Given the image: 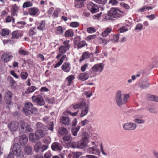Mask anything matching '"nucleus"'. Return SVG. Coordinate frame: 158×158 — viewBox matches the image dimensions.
I'll return each mask as SVG.
<instances>
[{"label":"nucleus","instance_id":"1","mask_svg":"<svg viewBox=\"0 0 158 158\" xmlns=\"http://www.w3.org/2000/svg\"><path fill=\"white\" fill-rule=\"evenodd\" d=\"M129 97V94H122L121 91L118 90L115 97V100L118 106L120 107L126 103Z\"/></svg>","mask_w":158,"mask_h":158},{"label":"nucleus","instance_id":"2","mask_svg":"<svg viewBox=\"0 0 158 158\" xmlns=\"http://www.w3.org/2000/svg\"><path fill=\"white\" fill-rule=\"evenodd\" d=\"M23 155V152L20 145L15 143L11 148L10 152L7 158H14V156L18 157Z\"/></svg>","mask_w":158,"mask_h":158},{"label":"nucleus","instance_id":"3","mask_svg":"<svg viewBox=\"0 0 158 158\" xmlns=\"http://www.w3.org/2000/svg\"><path fill=\"white\" fill-rule=\"evenodd\" d=\"M24 113L26 116H28L30 113L35 114L37 111V109L33 106L31 102L26 103L25 104V106L23 108Z\"/></svg>","mask_w":158,"mask_h":158},{"label":"nucleus","instance_id":"4","mask_svg":"<svg viewBox=\"0 0 158 158\" xmlns=\"http://www.w3.org/2000/svg\"><path fill=\"white\" fill-rule=\"evenodd\" d=\"M121 13L124 14L125 12L120 10L117 8H112L108 11V15L109 17L117 19L123 15Z\"/></svg>","mask_w":158,"mask_h":158},{"label":"nucleus","instance_id":"5","mask_svg":"<svg viewBox=\"0 0 158 158\" xmlns=\"http://www.w3.org/2000/svg\"><path fill=\"white\" fill-rule=\"evenodd\" d=\"M19 131L21 133H25L27 132H30L32 130L30 126L23 120L19 121Z\"/></svg>","mask_w":158,"mask_h":158},{"label":"nucleus","instance_id":"6","mask_svg":"<svg viewBox=\"0 0 158 158\" xmlns=\"http://www.w3.org/2000/svg\"><path fill=\"white\" fill-rule=\"evenodd\" d=\"M32 99L33 102L36 103L37 105L43 106L45 104V102L42 97L40 95L33 96Z\"/></svg>","mask_w":158,"mask_h":158},{"label":"nucleus","instance_id":"7","mask_svg":"<svg viewBox=\"0 0 158 158\" xmlns=\"http://www.w3.org/2000/svg\"><path fill=\"white\" fill-rule=\"evenodd\" d=\"M87 8L92 13H95L99 11L98 7L96 4L92 2H90L87 5Z\"/></svg>","mask_w":158,"mask_h":158},{"label":"nucleus","instance_id":"8","mask_svg":"<svg viewBox=\"0 0 158 158\" xmlns=\"http://www.w3.org/2000/svg\"><path fill=\"white\" fill-rule=\"evenodd\" d=\"M19 123L16 121H12L8 124V126L10 130L14 131H16L18 128Z\"/></svg>","mask_w":158,"mask_h":158},{"label":"nucleus","instance_id":"9","mask_svg":"<svg viewBox=\"0 0 158 158\" xmlns=\"http://www.w3.org/2000/svg\"><path fill=\"white\" fill-rule=\"evenodd\" d=\"M136 127V124L133 123H125L123 126V128L125 130L132 131L135 130Z\"/></svg>","mask_w":158,"mask_h":158},{"label":"nucleus","instance_id":"10","mask_svg":"<svg viewBox=\"0 0 158 158\" xmlns=\"http://www.w3.org/2000/svg\"><path fill=\"white\" fill-rule=\"evenodd\" d=\"M104 64L99 63L95 64L92 68V71L94 72H101L103 70Z\"/></svg>","mask_w":158,"mask_h":158},{"label":"nucleus","instance_id":"11","mask_svg":"<svg viewBox=\"0 0 158 158\" xmlns=\"http://www.w3.org/2000/svg\"><path fill=\"white\" fill-rule=\"evenodd\" d=\"M12 97V94L9 91H7L5 93L4 95V99L6 103L8 105H10Z\"/></svg>","mask_w":158,"mask_h":158},{"label":"nucleus","instance_id":"12","mask_svg":"<svg viewBox=\"0 0 158 158\" xmlns=\"http://www.w3.org/2000/svg\"><path fill=\"white\" fill-rule=\"evenodd\" d=\"M73 108L76 109L78 108H82L85 106V101L83 99H81L79 102L74 105H72Z\"/></svg>","mask_w":158,"mask_h":158},{"label":"nucleus","instance_id":"13","mask_svg":"<svg viewBox=\"0 0 158 158\" xmlns=\"http://www.w3.org/2000/svg\"><path fill=\"white\" fill-rule=\"evenodd\" d=\"M88 143V139L87 137H84L80 141L78 142V148L82 149L87 145Z\"/></svg>","mask_w":158,"mask_h":158},{"label":"nucleus","instance_id":"14","mask_svg":"<svg viewBox=\"0 0 158 158\" xmlns=\"http://www.w3.org/2000/svg\"><path fill=\"white\" fill-rule=\"evenodd\" d=\"M52 150L55 151H60L62 149L61 145L58 142L53 143L51 146Z\"/></svg>","mask_w":158,"mask_h":158},{"label":"nucleus","instance_id":"15","mask_svg":"<svg viewBox=\"0 0 158 158\" xmlns=\"http://www.w3.org/2000/svg\"><path fill=\"white\" fill-rule=\"evenodd\" d=\"M12 57L13 56L10 53H6L3 54L1 57L2 60L5 62L6 63L10 61Z\"/></svg>","mask_w":158,"mask_h":158},{"label":"nucleus","instance_id":"16","mask_svg":"<svg viewBox=\"0 0 158 158\" xmlns=\"http://www.w3.org/2000/svg\"><path fill=\"white\" fill-rule=\"evenodd\" d=\"M45 135V133L43 132V129L37 130L35 133V137L37 139L43 137Z\"/></svg>","mask_w":158,"mask_h":158},{"label":"nucleus","instance_id":"17","mask_svg":"<svg viewBox=\"0 0 158 158\" xmlns=\"http://www.w3.org/2000/svg\"><path fill=\"white\" fill-rule=\"evenodd\" d=\"M81 109L82 110H81L80 114V116L81 117H84L87 114L89 110V105H86L85 103V106H84V107Z\"/></svg>","mask_w":158,"mask_h":158},{"label":"nucleus","instance_id":"18","mask_svg":"<svg viewBox=\"0 0 158 158\" xmlns=\"http://www.w3.org/2000/svg\"><path fill=\"white\" fill-rule=\"evenodd\" d=\"M142 116H136L133 121L134 123L138 124H144L145 121V120L142 118Z\"/></svg>","mask_w":158,"mask_h":158},{"label":"nucleus","instance_id":"19","mask_svg":"<svg viewBox=\"0 0 158 158\" xmlns=\"http://www.w3.org/2000/svg\"><path fill=\"white\" fill-rule=\"evenodd\" d=\"M39 12V10L38 8L34 7L29 8L28 10L29 14L31 16H35Z\"/></svg>","mask_w":158,"mask_h":158},{"label":"nucleus","instance_id":"20","mask_svg":"<svg viewBox=\"0 0 158 158\" xmlns=\"http://www.w3.org/2000/svg\"><path fill=\"white\" fill-rule=\"evenodd\" d=\"M19 143L21 145H25L28 141V138L25 135H22L19 138Z\"/></svg>","mask_w":158,"mask_h":158},{"label":"nucleus","instance_id":"21","mask_svg":"<svg viewBox=\"0 0 158 158\" xmlns=\"http://www.w3.org/2000/svg\"><path fill=\"white\" fill-rule=\"evenodd\" d=\"M25 153L27 155H31L32 153V147L27 145L26 146L24 149Z\"/></svg>","mask_w":158,"mask_h":158},{"label":"nucleus","instance_id":"22","mask_svg":"<svg viewBox=\"0 0 158 158\" xmlns=\"http://www.w3.org/2000/svg\"><path fill=\"white\" fill-rule=\"evenodd\" d=\"M42 146V143L40 142L36 143L34 146V151L38 153L41 151Z\"/></svg>","mask_w":158,"mask_h":158},{"label":"nucleus","instance_id":"23","mask_svg":"<svg viewBox=\"0 0 158 158\" xmlns=\"http://www.w3.org/2000/svg\"><path fill=\"white\" fill-rule=\"evenodd\" d=\"M61 122L62 123L65 125H68L69 124L70 120L69 118L67 117L62 116L60 119Z\"/></svg>","mask_w":158,"mask_h":158},{"label":"nucleus","instance_id":"24","mask_svg":"<svg viewBox=\"0 0 158 158\" xmlns=\"http://www.w3.org/2000/svg\"><path fill=\"white\" fill-rule=\"evenodd\" d=\"M12 39H18L19 37L22 36V35L19 31H15L12 32Z\"/></svg>","mask_w":158,"mask_h":158},{"label":"nucleus","instance_id":"25","mask_svg":"<svg viewBox=\"0 0 158 158\" xmlns=\"http://www.w3.org/2000/svg\"><path fill=\"white\" fill-rule=\"evenodd\" d=\"M89 75L87 73H81L79 76V79L81 80L85 81L89 77Z\"/></svg>","mask_w":158,"mask_h":158},{"label":"nucleus","instance_id":"26","mask_svg":"<svg viewBox=\"0 0 158 158\" xmlns=\"http://www.w3.org/2000/svg\"><path fill=\"white\" fill-rule=\"evenodd\" d=\"M87 151L90 153H92L94 154H96V153L95 152L98 151L97 146L95 145L94 147L89 148L87 150Z\"/></svg>","mask_w":158,"mask_h":158},{"label":"nucleus","instance_id":"27","mask_svg":"<svg viewBox=\"0 0 158 158\" xmlns=\"http://www.w3.org/2000/svg\"><path fill=\"white\" fill-rule=\"evenodd\" d=\"M68 145L69 147L72 148H78V142L71 141L68 143Z\"/></svg>","mask_w":158,"mask_h":158},{"label":"nucleus","instance_id":"28","mask_svg":"<svg viewBox=\"0 0 158 158\" xmlns=\"http://www.w3.org/2000/svg\"><path fill=\"white\" fill-rule=\"evenodd\" d=\"M18 9L19 7L17 6L16 4H15L12 6V8L11 10L12 14L14 16L17 15Z\"/></svg>","mask_w":158,"mask_h":158},{"label":"nucleus","instance_id":"29","mask_svg":"<svg viewBox=\"0 0 158 158\" xmlns=\"http://www.w3.org/2000/svg\"><path fill=\"white\" fill-rule=\"evenodd\" d=\"M147 97L150 100L158 102V97L157 96L148 94L147 95Z\"/></svg>","mask_w":158,"mask_h":158},{"label":"nucleus","instance_id":"30","mask_svg":"<svg viewBox=\"0 0 158 158\" xmlns=\"http://www.w3.org/2000/svg\"><path fill=\"white\" fill-rule=\"evenodd\" d=\"M149 85L148 81L147 80L142 82L140 85V88L142 89H146L149 86Z\"/></svg>","mask_w":158,"mask_h":158},{"label":"nucleus","instance_id":"31","mask_svg":"<svg viewBox=\"0 0 158 158\" xmlns=\"http://www.w3.org/2000/svg\"><path fill=\"white\" fill-rule=\"evenodd\" d=\"M90 56V54L87 52H84L82 54L81 58L80 60V61H82L85 59H88Z\"/></svg>","mask_w":158,"mask_h":158},{"label":"nucleus","instance_id":"32","mask_svg":"<svg viewBox=\"0 0 158 158\" xmlns=\"http://www.w3.org/2000/svg\"><path fill=\"white\" fill-rule=\"evenodd\" d=\"M45 23V21H42L40 25L37 27V29L42 31L45 29L46 28Z\"/></svg>","mask_w":158,"mask_h":158},{"label":"nucleus","instance_id":"33","mask_svg":"<svg viewBox=\"0 0 158 158\" xmlns=\"http://www.w3.org/2000/svg\"><path fill=\"white\" fill-rule=\"evenodd\" d=\"M58 132L59 134L62 135H64L68 133L67 129L63 127H60L58 130Z\"/></svg>","mask_w":158,"mask_h":158},{"label":"nucleus","instance_id":"34","mask_svg":"<svg viewBox=\"0 0 158 158\" xmlns=\"http://www.w3.org/2000/svg\"><path fill=\"white\" fill-rule=\"evenodd\" d=\"M29 139L32 142L35 143L36 142L37 140L38 139H36V138L34 136V134L33 133H30L29 135Z\"/></svg>","mask_w":158,"mask_h":158},{"label":"nucleus","instance_id":"35","mask_svg":"<svg viewBox=\"0 0 158 158\" xmlns=\"http://www.w3.org/2000/svg\"><path fill=\"white\" fill-rule=\"evenodd\" d=\"M80 128V126H78L77 128L73 127L72 128V132L74 136L77 135V132L79 131Z\"/></svg>","mask_w":158,"mask_h":158},{"label":"nucleus","instance_id":"36","mask_svg":"<svg viewBox=\"0 0 158 158\" xmlns=\"http://www.w3.org/2000/svg\"><path fill=\"white\" fill-rule=\"evenodd\" d=\"M120 34H118L117 35H114L113 36V39H111L110 40L112 41L113 42H118V39L119 37Z\"/></svg>","mask_w":158,"mask_h":158},{"label":"nucleus","instance_id":"37","mask_svg":"<svg viewBox=\"0 0 158 158\" xmlns=\"http://www.w3.org/2000/svg\"><path fill=\"white\" fill-rule=\"evenodd\" d=\"M68 50L64 46H61L59 48V51L60 53L62 54L65 53Z\"/></svg>","mask_w":158,"mask_h":158},{"label":"nucleus","instance_id":"38","mask_svg":"<svg viewBox=\"0 0 158 158\" xmlns=\"http://www.w3.org/2000/svg\"><path fill=\"white\" fill-rule=\"evenodd\" d=\"M72 154L73 158H79L82 155V153L81 152H73Z\"/></svg>","mask_w":158,"mask_h":158},{"label":"nucleus","instance_id":"39","mask_svg":"<svg viewBox=\"0 0 158 158\" xmlns=\"http://www.w3.org/2000/svg\"><path fill=\"white\" fill-rule=\"evenodd\" d=\"M71 138V136L69 134L66 133L64 135V137H63V139L65 141H69Z\"/></svg>","mask_w":158,"mask_h":158},{"label":"nucleus","instance_id":"40","mask_svg":"<svg viewBox=\"0 0 158 158\" xmlns=\"http://www.w3.org/2000/svg\"><path fill=\"white\" fill-rule=\"evenodd\" d=\"M111 31V30L108 28H107L105 31L102 33V36L103 37L106 36Z\"/></svg>","mask_w":158,"mask_h":158},{"label":"nucleus","instance_id":"41","mask_svg":"<svg viewBox=\"0 0 158 158\" xmlns=\"http://www.w3.org/2000/svg\"><path fill=\"white\" fill-rule=\"evenodd\" d=\"M35 127L37 130H43L44 129V127L43 124L40 122H38L36 123Z\"/></svg>","mask_w":158,"mask_h":158},{"label":"nucleus","instance_id":"42","mask_svg":"<svg viewBox=\"0 0 158 158\" xmlns=\"http://www.w3.org/2000/svg\"><path fill=\"white\" fill-rule=\"evenodd\" d=\"M85 45H87V44L86 43L85 41H82L80 42L77 45V47L78 48L84 47Z\"/></svg>","mask_w":158,"mask_h":158},{"label":"nucleus","instance_id":"43","mask_svg":"<svg viewBox=\"0 0 158 158\" xmlns=\"http://www.w3.org/2000/svg\"><path fill=\"white\" fill-rule=\"evenodd\" d=\"M73 35V32L70 30H68L65 33V37L72 36Z\"/></svg>","mask_w":158,"mask_h":158},{"label":"nucleus","instance_id":"44","mask_svg":"<svg viewBox=\"0 0 158 158\" xmlns=\"http://www.w3.org/2000/svg\"><path fill=\"white\" fill-rule=\"evenodd\" d=\"M32 6V4L30 2H25L23 6V8H27Z\"/></svg>","mask_w":158,"mask_h":158},{"label":"nucleus","instance_id":"45","mask_svg":"<svg viewBox=\"0 0 158 158\" xmlns=\"http://www.w3.org/2000/svg\"><path fill=\"white\" fill-rule=\"evenodd\" d=\"M35 87L34 86H31L30 88H29L26 91V94H29L32 93L35 90Z\"/></svg>","mask_w":158,"mask_h":158},{"label":"nucleus","instance_id":"46","mask_svg":"<svg viewBox=\"0 0 158 158\" xmlns=\"http://www.w3.org/2000/svg\"><path fill=\"white\" fill-rule=\"evenodd\" d=\"M54 124L53 122H49L47 125L48 129L51 131L53 130Z\"/></svg>","mask_w":158,"mask_h":158},{"label":"nucleus","instance_id":"47","mask_svg":"<svg viewBox=\"0 0 158 158\" xmlns=\"http://www.w3.org/2000/svg\"><path fill=\"white\" fill-rule=\"evenodd\" d=\"M74 79L73 76L71 75L68 77L66 79L68 81V86H69L71 83L72 81Z\"/></svg>","mask_w":158,"mask_h":158},{"label":"nucleus","instance_id":"48","mask_svg":"<svg viewBox=\"0 0 158 158\" xmlns=\"http://www.w3.org/2000/svg\"><path fill=\"white\" fill-rule=\"evenodd\" d=\"M1 33L2 35L3 36L8 35L9 34V30L3 29Z\"/></svg>","mask_w":158,"mask_h":158},{"label":"nucleus","instance_id":"49","mask_svg":"<svg viewBox=\"0 0 158 158\" xmlns=\"http://www.w3.org/2000/svg\"><path fill=\"white\" fill-rule=\"evenodd\" d=\"M21 77L23 79H26L28 76V74L27 73L25 72H23L21 73Z\"/></svg>","mask_w":158,"mask_h":158},{"label":"nucleus","instance_id":"50","mask_svg":"<svg viewBox=\"0 0 158 158\" xmlns=\"http://www.w3.org/2000/svg\"><path fill=\"white\" fill-rule=\"evenodd\" d=\"M79 23L76 22H72L70 24V26L73 27H77L79 26Z\"/></svg>","mask_w":158,"mask_h":158},{"label":"nucleus","instance_id":"51","mask_svg":"<svg viewBox=\"0 0 158 158\" xmlns=\"http://www.w3.org/2000/svg\"><path fill=\"white\" fill-rule=\"evenodd\" d=\"M35 27H31L29 30V33L31 35H32L36 33L35 32Z\"/></svg>","mask_w":158,"mask_h":158},{"label":"nucleus","instance_id":"52","mask_svg":"<svg viewBox=\"0 0 158 158\" xmlns=\"http://www.w3.org/2000/svg\"><path fill=\"white\" fill-rule=\"evenodd\" d=\"M107 1V0H94L96 2L102 5L105 4Z\"/></svg>","mask_w":158,"mask_h":158},{"label":"nucleus","instance_id":"53","mask_svg":"<svg viewBox=\"0 0 158 158\" xmlns=\"http://www.w3.org/2000/svg\"><path fill=\"white\" fill-rule=\"evenodd\" d=\"M56 31L59 34H62L64 32L62 27L60 26L57 27L56 29Z\"/></svg>","mask_w":158,"mask_h":158},{"label":"nucleus","instance_id":"54","mask_svg":"<svg viewBox=\"0 0 158 158\" xmlns=\"http://www.w3.org/2000/svg\"><path fill=\"white\" fill-rule=\"evenodd\" d=\"M19 53L21 55H27L28 54L29 52L23 50L21 49L19 50Z\"/></svg>","mask_w":158,"mask_h":158},{"label":"nucleus","instance_id":"55","mask_svg":"<svg viewBox=\"0 0 158 158\" xmlns=\"http://www.w3.org/2000/svg\"><path fill=\"white\" fill-rule=\"evenodd\" d=\"M69 40H66L64 42V44L65 45V48L69 50V48H70V45L69 43Z\"/></svg>","mask_w":158,"mask_h":158},{"label":"nucleus","instance_id":"56","mask_svg":"<svg viewBox=\"0 0 158 158\" xmlns=\"http://www.w3.org/2000/svg\"><path fill=\"white\" fill-rule=\"evenodd\" d=\"M87 31L89 33H92L95 32L96 30L94 28L90 27L87 29Z\"/></svg>","mask_w":158,"mask_h":158},{"label":"nucleus","instance_id":"57","mask_svg":"<svg viewBox=\"0 0 158 158\" xmlns=\"http://www.w3.org/2000/svg\"><path fill=\"white\" fill-rule=\"evenodd\" d=\"M143 27V25L140 24H138L135 27V30H138L140 31L142 28Z\"/></svg>","mask_w":158,"mask_h":158},{"label":"nucleus","instance_id":"58","mask_svg":"<svg viewBox=\"0 0 158 158\" xmlns=\"http://www.w3.org/2000/svg\"><path fill=\"white\" fill-rule=\"evenodd\" d=\"M70 65V64L69 63H65L61 67V68L63 70L66 69L69 67Z\"/></svg>","mask_w":158,"mask_h":158},{"label":"nucleus","instance_id":"59","mask_svg":"<svg viewBox=\"0 0 158 158\" xmlns=\"http://www.w3.org/2000/svg\"><path fill=\"white\" fill-rule=\"evenodd\" d=\"M48 146L47 145H42L41 152H43L48 148Z\"/></svg>","mask_w":158,"mask_h":158},{"label":"nucleus","instance_id":"60","mask_svg":"<svg viewBox=\"0 0 158 158\" xmlns=\"http://www.w3.org/2000/svg\"><path fill=\"white\" fill-rule=\"evenodd\" d=\"M46 101L49 103L53 104L55 102L53 99H50L48 98H47L46 99Z\"/></svg>","mask_w":158,"mask_h":158},{"label":"nucleus","instance_id":"61","mask_svg":"<svg viewBox=\"0 0 158 158\" xmlns=\"http://www.w3.org/2000/svg\"><path fill=\"white\" fill-rule=\"evenodd\" d=\"M96 37V36L95 35H90L87 37V38H86V40L88 41H89L91 39H94V38Z\"/></svg>","mask_w":158,"mask_h":158},{"label":"nucleus","instance_id":"62","mask_svg":"<svg viewBox=\"0 0 158 158\" xmlns=\"http://www.w3.org/2000/svg\"><path fill=\"white\" fill-rule=\"evenodd\" d=\"M63 61L62 60H60L59 61H58L54 66L55 68H57L59 66L63 63Z\"/></svg>","mask_w":158,"mask_h":158},{"label":"nucleus","instance_id":"63","mask_svg":"<svg viewBox=\"0 0 158 158\" xmlns=\"http://www.w3.org/2000/svg\"><path fill=\"white\" fill-rule=\"evenodd\" d=\"M88 64H85L84 65L82 66L81 68V70L82 72L85 71L86 67L88 66Z\"/></svg>","mask_w":158,"mask_h":158},{"label":"nucleus","instance_id":"64","mask_svg":"<svg viewBox=\"0 0 158 158\" xmlns=\"http://www.w3.org/2000/svg\"><path fill=\"white\" fill-rule=\"evenodd\" d=\"M52 156V155L50 153H45L44 156L45 158H50Z\"/></svg>","mask_w":158,"mask_h":158}]
</instances>
